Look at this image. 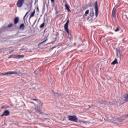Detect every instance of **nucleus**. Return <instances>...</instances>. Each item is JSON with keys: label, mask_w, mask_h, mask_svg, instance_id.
Instances as JSON below:
<instances>
[{"label": "nucleus", "mask_w": 128, "mask_h": 128, "mask_svg": "<svg viewBox=\"0 0 128 128\" xmlns=\"http://www.w3.org/2000/svg\"><path fill=\"white\" fill-rule=\"evenodd\" d=\"M104 120H106V118H104Z\"/></svg>", "instance_id": "37998d69"}, {"label": "nucleus", "mask_w": 128, "mask_h": 128, "mask_svg": "<svg viewBox=\"0 0 128 128\" xmlns=\"http://www.w3.org/2000/svg\"><path fill=\"white\" fill-rule=\"evenodd\" d=\"M95 16L96 18L98 16V1L94 2Z\"/></svg>", "instance_id": "39448f33"}, {"label": "nucleus", "mask_w": 128, "mask_h": 128, "mask_svg": "<svg viewBox=\"0 0 128 128\" xmlns=\"http://www.w3.org/2000/svg\"><path fill=\"white\" fill-rule=\"evenodd\" d=\"M12 58V55H10V56L8 58Z\"/></svg>", "instance_id": "72a5a7b5"}, {"label": "nucleus", "mask_w": 128, "mask_h": 128, "mask_svg": "<svg viewBox=\"0 0 128 128\" xmlns=\"http://www.w3.org/2000/svg\"><path fill=\"white\" fill-rule=\"evenodd\" d=\"M4 48H0V54H2V50H4Z\"/></svg>", "instance_id": "bb28decb"}, {"label": "nucleus", "mask_w": 128, "mask_h": 128, "mask_svg": "<svg viewBox=\"0 0 128 128\" xmlns=\"http://www.w3.org/2000/svg\"><path fill=\"white\" fill-rule=\"evenodd\" d=\"M46 40H48V39H46V40L43 41L42 42H41L40 44H44L45 42H46Z\"/></svg>", "instance_id": "b1692460"}, {"label": "nucleus", "mask_w": 128, "mask_h": 128, "mask_svg": "<svg viewBox=\"0 0 128 128\" xmlns=\"http://www.w3.org/2000/svg\"><path fill=\"white\" fill-rule=\"evenodd\" d=\"M112 16L114 18V20L118 22L116 20V10L114 8H113L112 11Z\"/></svg>", "instance_id": "0eeeda50"}, {"label": "nucleus", "mask_w": 128, "mask_h": 128, "mask_svg": "<svg viewBox=\"0 0 128 128\" xmlns=\"http://www.w3.org/2000/svg\"><path fill=\"white\" fill-rule=\"evenodd\" d=\"M65 8H66V10L68 12H70V6L68 4H65Z\"/></svg>", "instance_id": "4468645a"}, {"label": "nucleus", "mask_w": 128, "mask_h": 128, "mask_svg": "<svg viewBox=\"0 0 128 128\" xmlns=\"http://www.w3.org/2000/svg\"><path fill=\"white\" fill-rule=\"evenodd\" d=\"M124 40H126L125 38H124L123 40H122V42H124Z\"/></svg>", "instance_id": "e433bc0d"}, {"label": "nucleus", "mask_w": 128, "mask_h": 128, "mask_svg": "<svg viewBox=\"0 0 128 128\" xmlns=\"http://www.w3.org/2000/svg\"><path fill=\"white\" fill-rule=\"evenodd\" d=\"M120 30V28H117L115 30H114V32H118V30Z\"/></svg>", "instance_id": "cd10ccee"}, {"label": "nucleus", "mask_w": 128, "mask_h": 128, "mask_svg": "<svg viewBox=\"0 0 128 128\" xmlns=\"http://www.w3.org/2000/svg\"><path fill=\"white\" fill-rule=\"evenodd\" d=\"M20 70H19L18 71V72H16V71H10V72H6V74L7 76H10V74H20Z\"/></svg>", "instance_id": "6e6552de"}, {"label": "nucleus", "mask_w": 128, "mask_h": 128, "mask_svg": "<svg viewBox=\"0 0 128 128\" xmlns=\"http://www.w3.org/2000/svg\"><path fill=\"white\" fill-rule=\"evenodd\" d=\"M39 105H40V106H42V102H40V103H39Z\"/></svg>", "instance_id": "f704fd0d"}, {"label": "nucleus", "mask_w": 128, "mask_h": 128, "mask_svg": "<svg viewBox=\"0 0 128 128\" xmlns=\"http://www.w3.org/2000/svg\"><path fill=\"white\" fill-rule=\"evenodd\" d=\"M28 12H27L25 16H24V18H26V14H28Z\"/></svg>", "instance_id": "7c9ffc66"}, {"label": "nucleus", "mask_w": 128, "mask_h": 128, "mask_svg": "<svg viewBox=\"0 0 128 128\" xmlns=\"http://www.w3.org/2000/svg\"><path fill=\"white\" fill-rule=\"evenodd\" d=\"M18 60L20 58H24V55H18Z\"/></svg>", "instance_id": "aec40b11"}, {"label": "nucleus", "mask_w": 128, "mask_h": 128, "mask_svg": "<svg viewBox=\"0 0 128 128\" xmlns=\"http://www.w3.org/2000/svg\"><path fill=\"white\" fill-rule=\"evenodd\" d=\"M12 23H11L8 24V26H3L2 28H0V34H2V32H6V30H8V28H12Z\"/></svg>", "instance_id": "f03ea898"}, {"label": "nucleus", "mask_w": 128, "mask_h": 128, "mask_svg": "<svg viewBox=\"0 0 128 128\" xmlns=\"http://www.w3.org/2000/svg\"><path fill=\"white\" fill-rule=\"evenodd\" d=\"M52 2H54V0H51Z\"/></svg>", "instance_id": "c9c22d12"}, {"label": "nucleus", "mask_w": 128, "mask_h": 128, "mask_svg": "<svg viewBox=\"0 0 128 128\" xmlns=\"http://www.w3.org/2000/svg\"><path fill=\"white\" fill-rule=\"evenodd\" d=\"M24 24H22L20 26V29L22 30H24Z\"/></svg>", "instance_id": "ddd939ff"}, {"label": "nucleus", "mask_w": 128, "mask_h": 128, "mask_svg": "<svg viewBox=\"0 0 128 128\" xmlns=\"http://www.w3.org/2000/svg\"><path fill=\"white\" fill-rule=\"evenodd\" d=\"M28 118H30V116H28Z\"/></svg>", "instance_id": "8fccbe9b"}, {"label": "nucleus", "mask_w": 128, "mask_h": 128, "mask_svg": "<svg viewBox=\"0 0 128 128\" xmlns=\"http://www.w3.org/2000/svg\"><path fill=\"white\" fill-rule=\"evenodd\" d=\"M24 0H18L16 2V6L20 8L24 6Z\"/></svg>", "instance_id": "423d86ee"}, {"label": "nucleus", "mask_w": 128, "mask_h": 128, "mask_svg": "<svg viewBox=\"0 0 128 128\" xmlns=\"http://www.w3.org/2000/svg\"><path fill=\"white\" fill-rule=\"evenodd\" d=\"M13 58H17L18 60V54H12Z\"/></svg>", "instance_id": "412c9836"}, {"label": "nucleus", "mask_w": 128, "mask_h": 128, "mask_svg": "<svg viewBox=\"0 0 128 128\" xmlns=\"http://www.w3.org/2000/svg\"><path fill=\"white\" fill-rule=\"evenodd\" d=\"M55 10L56 14H58V11L56 10V8H55Z\"/></svg>", "instance_id": "c85d7f7f"}, {"label": "nucleus", "mask_w": 128, "mask_h": 128, "mask_svg": "<svg viewBox=\"0 0 128 128\" xmlns=\"http://www.w3.org/2000/svg\"><path fill=\"white\" fill-rule=\"evenodd\" d=\"M52 48H54V47H52Z\"/></svg>", "instance_id": "49530a36"}, {"label": "nucleus", "mask_w": 128, "mask_h": 128, "mask_svg": "<svg viewBox=\"0 0 128 128\" xmlns=\"http://www.w3.org/2000/svg\"><path fill=\"white\" fill-rule=\"evenodd\" d=\"M54 35L56 36V37L58 38V33L56 32V34H55Z\"/></svg>", "instance_id": "2f4dec72"}, {"label": "nucleus", "mask_w": 128, "mask_h": 128, "mask_svg": "<svg viewBox=\"0 0 128 128\" xmlns=\"http://www.w3.org/2000/svg\"><path fill=\"white\" fill-rule=\"evenodd\" d=\"M94 10L90 11L89 16H88L86 19L87 22H90V20H94Z\"/></svg>", "instance_id": "7ed1b4c3"}, {"label": "nucleus", "mask_w": 128, "mask_h": 128, "mask_svg": "<svg viewBox=\"0 0 128 128\" xmlns=\"http://www.w3.org/2000/svg\"><path fill=\"white\" fill-rule=\"evenodd\" d=\"M68 24H70V20H68L64 24V30L67 32L68 38H70V40H72V34L70 32V30H68Z\"/></svg>", "instance_id": "f257e3e1"}, {"label": "nucleus", "mask_w": 128, "mask_h": 128, "mask_svg": "<svg viewBox=\"0 0 128 128\" xmlns=\"http://www.w3.org/2000/svg\"><path fill=\"white\" fill-rule=\"evenodd\" d=\"M20 22V18L18 17H16L14 20V24H16Z\"/></svg>", "instance_id": "9b49d317"}, {"label": "nucleus", "mask_w": 128, "mask_h": 128, "mask_svg": "<svg viewBox=\"0 0 128 128\" xmlns=\"http://www.w3.org/2000/svg\"><path fill=\"white\" fill-rule=\"evenodd\" d=\"M124 116L125 118H128V114L126 115H125Z\"/></svg>", "instance_id": "473e14b6"}, {"label": "nucleus", "mask_w": 128, "mask_h": 128, "mask_svg": "<svg viewBox=\"0 0 128 128\" xmlns=\"http://www.w3.org/2000/svg\"><path fill=\"white\" fill-rule=\"evenodd\" d=\"M44 24H46V20H44L43 23L40 25V28H42L44 26Z\"/></svg>", "instance_id": "2eb2a0df"}, {"label": "nucleus", "mask_w": 128, "mask_h": 128, "mask_svg": "<svg viewBox=\"0 0 128 128\" xmlns=\"http://www.w3.org/2000/svg\"><path fill=\"white\" fill-rule=\"evenodd\" d=\"M88 14H90V10H88L85 12V14H84L83 17L84 18V16H86Z\"/></svg>", "instance_id": "dca6fc26"}, {"label": "nucleus", "mask_w": 128, "mask_h": 128, "mask_svg": "<svg viewBox=\"0 0 128 128\" xmlns=\"http://www.w3.org/2000/svg\"><path fill=\"white\" fill-rule=\"evenodd\" d=\"M92 2H90L88 4L86 5V8H90L92 6Z\"/></svg>", "instance_id": "f8f14e48"}, {"label": "nucleus", "mask_w": 128, "mask_h": 128, "mask_svg": "<svg viewBox=\"0 0 128 128\" xmlns=\"http://www.w3.org/2000/svg\"><path fill=\"white\" fill-rule=\"evenodd\" d=\"M36 20L34 22V24H36Z\"/></svg>", "instance_id": "4c0bfd02"}, {"label": "nucleus", "mask_w": 128, "mask_h": 128, "mask_svg": "<svg viewBox=\"0 0 128 128\" xmlns=\"http://www.w3.org/2000/svg\"><path fill=\"white\" fill-rule=\"evenodd\" d=\"M125 102H128V94H126L124 96Z\"/></svg>", "instance_id": "f3484780"}, {"label": "nucleus", "mask_w": 128, "mask_h": 128, "mask_svg": "<svg viewBox=\"0 0 128 128\" xmlns=\"http://www.w3.org/2000/svg\"><path fill=\"white\" fill-rule=\"evenodd\" d=\"M34 24H36V23L34 22V23L33 24V26H34Z\"/></svg>", "instance_id": "ea45409f"}, {"label": "nucleus", "mask_w": 128, "mask_h": 128, "mask_svg": "<svg viewBox=\"0 0 128 128\" xmlns=\"http://www.w3.org/2000/svg\"><path fill=\"white\" fill-rule=\"evenodd\" d=\"M68 120L70 122H78V118L76 116H68Z\"/></svg>", "instance_id": "20e7f679"}, {"label": "nucleus", "mask_w": 128, "mask_h": 128, "mask_svg": "<svg viewBox=\"0 0 128 128\" xmlns=\"http://www.w3.org/2000/svg\"><path fill=\"white\" fill-rule=\"evenodd\" d=\"M116 54L118 56V54H120V50H116Z\"/></svg>", "instance_id": "4be33fe9"}, {"label": "nucleus", "mask_w": 128, "mask_h": 128, "mask_svg": "<svg viewBox=\"0 0 128 128\" xmlns=\"http://www.w3.org/2000/svg\"><path fill=\"white\" fill-rule=\"evenodd\" d=\"M100 104H104V102H101Z\"/></svg>", "instance_id": "c03bdc74"}, {"label": "nucleus", "mask_w": 128, "mask_h": 128, "mask_svg": "<svg viewBox=\"0 0 128 128\" xmlns=\"http://www.w3.org/2000/svg\"><path fill=\"white\" fill-rule=\"evenodd\" d=\"M0 76H7L6 72V73H0Z\"/></svg>", "instance_id": "393cba45"}, {"label": "nucleus", "mask_w": 128, "mask_h": 128, "mask_svg": "<svg viewBox=\"0 0 128 128\" xmlns=\"http://www.w3.org/2000/svg\"><path fill=\"white\" fill-rule=\"evenodd\" d=\"M4 107H2V108H4Z\"/></svg>", "instance_id": "09e8293b"}, {"label": "nucleus", "mask_w": 128, "mask_h": 128, "mask_svg": "<svg viewBox=\"0 0 128 128\" xmlns=\"http://www.w3.org/2000/svg\"><path fill=\"white\" fill-rule=\"evenodd\" d=\"M52 92H53L54 96L56 98H60V94L54 92V90H52Z\"/></svg>", "instance_id": "9d476101"}, {"label": "nucleus", "mask_w": 128, "mask_h": 128, "mask_svg": "<svg viewBox=\"0 0 128 128\" xmlns=\"http://www.w3.org/2000/svg\"><path fill=\"white\" fill-rule=\"evenodd\" d=\"M54 42H56V40H58V37H56L54 38Z\"/></svg>", "instance_id": "c756f323"}, {"label": "nucleus", "mask_w": 128, "mask_h": 128, "mask_svg": "<svg viewBox=\"0 0 128 128\" xmlns=\"http://www.w3.org/2000/svg\"><path fill=\"white\" fill-rule=\"evenodd\" d=\"M34 24H36V23L34 22V23L33 24V26H34Z\"/></svg>", "instance_id": "a19ab883"}, {"label": "nucleus", "mask_w": 128, "mask_h": 128, "mask_svg": "<svg viewBox=\"0 0 128 128\" xmlns=\"http://www.w3.org/2000/svg\"><path fill=\"white\" fill-rule=\"evenodd\" d=\"M34 14H36V12L34 10L30 15V20L32 16H34Z\"/></svg>", "instance_id": "6ab92c4d"}, {"label": "nucleus", "mask_w": 128, "mask_h": 128, "mask_svg": "<svg viewBox=\"0 0 128 128\" xmlns=\"http://www.w3.org/2000/svg\"><path fill=\"white\" fill-rule=\"evenodd\" d=\"M37 10H38V8H37Z\"/></svg>", "instance_id": "de8ad7c7"}, {"label": "nucleus", "mask_w": 128, "mask_h": 128, "mask_svg": "<svg viewBox=\"0 0 128 128\" xmlns=\"http://www.w3.org/2000/svg\"><path fill=\"white\" fill-rule=\"evenodd\" d=\"M120 6V5H116L114 8V10H116V8H119Z\"/></svg>", "instance_id": "a878e982"}, {"label": "nucleus", "mask_w": 128, "mask_h": 128, "mask_svg": "<svg viewBox=\"0 0 128 128\" xmlns=\"http://www.w3.org/2000/svg\"><path fill=\"white\" fill-rule=\"evenodd\" d=\"M46 28L44 30V32H46Z\"/></svg>", "instance_id": "79ce46f5"}, {"label": "nucleus", "mask_w": 128, "mask_h": 128, "mask_svg": "<svg viewBox=\"0 0 128 128\" xmlns=\"http://www.w3.org/2000/svg\"><path fill=\"white\" fill-rule=\"evenodd\" d=\"M32 100H35L36 102H40V100L38 99L34 98V99H32Z\"/></svg>", "instance_id": "5701e85b"}, {"label": "nucleus", "mask_w": 128, "mask_h": 128, "mask_svg": "<svg viewBox=\"0 0 128 128\" xmlns=\"http://www.w3.org/2000/svg\"><path fill=\"white\" fill-rule=\"evenodd\" d=\"M118 64V59L116 58L114 60L112 63L111 64Z\"/></svg>", "instance_id": "a211bd4d"}, {"label": "nucleus", "mask_w": 128, "mask_h": 128, "mask_svg": "<svg viewBox=\"0 0 128 128\" xmlns=\"http://www.w3.org/2000/svg\"><path fill=\"white\" fill-rule=\"evenodd\" d=\"M36 20L34 22V24H36Z\"/></svg>", "instance_id": "58836bf2"}, {"label": "nucleus", "mask_w": 128, "mask_h": 128, "mask_svg": "<svg viewBox=\"0 0 128 128\" xmlns=\"http://www.w3.org/2000/svg\"><path fill=\"white\" fill-rule=\"evenodd\" d=\"M37 112H40V111H39V110H38Z\"/></svg>", "instance_id": "a18cd8bd"}, {"label": "nucleus", "mask_w": 128, "mask_h": 128, "mask_svg": "<svg viewBox=\"0 0 128 128\" xmlns=\"http://www.w3.org/2000/svg\"><path fill=\"white\" fill-rule=\"evenodd\" d=\"M10 114V110H6L4 113L1 115V116H8Z\"/></svg>", "instance_id": "1a4fd4ad"}]
</instances>
